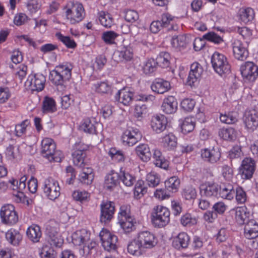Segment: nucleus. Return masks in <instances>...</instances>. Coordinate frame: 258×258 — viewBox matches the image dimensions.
Wrapping results in <instances>:
<instances>
[{
	"label": "nucleus",
	"mask_w": 258,
	"mask_h": 258,
	"mask_svg": "<svg viewBox=\"0 0 258 258\" xmlns=\"http://www.w3.org/2000/svg\"><path fill=\"white\" fill-rule=\"evenodd\" d=\"M143 247L139 240L134 239L131 241L127 245V251L132 255L139 256L142 254L141 248Z\"/></svg>",
	"instance_id": "a18cd8bd"
},
{
	"label": "nucleus",
	"mask_w": 258,
	"mask_h": 258,
	"mask_svg": "<svg viewBox=\"0 0 258 258\" xmlns=\"http://www.w3.org/2000/svg\"><path fill=\"white\" fill-rule=\"evenodd\" d=\"M178 103L173 96H168L164 99L161 105V109L166 114L175 113L177 109Z\"/></svg>",
	"instance_id": "5701e85b"
},
{
	"label": "nucleus",
	"mask_w": 258,
	"mask_h": 258,
	"mask_svg": "<svg viewBox=\"0 0 258 258\" xmlns=\"http://www.w3.org/2000/svg\"><path fill=\"white\" fill-rule=\"evenodd\" d=\"M254 12L250 8H241L238 12L237 17L241 23L246 24L254 18Z\"/></svg>",
	"instance_id": "c85d7f7f"
},
{
	"label": "nucleus",
	"mask_w": 258,
	"mask_h": 258,
	"mask_svg": "<svg viewBox=\"0 0 258 258\" xmlns=\"http://www.w3.org/2000/svg\"><path fill=\"white\" fill-rule=\"evenodd\" d=\"M240 72L245 82H254L258 76V67L251 61H247L240 67Z\"/></svg>",
	"instance_id": "9d476101"
},
{
	"label": "nucleus",
	"mask_w": 258,
	"mask_h": 258,
	"mask_svg": "<svg viewBox=\"0 0 258 258\" xmlns=\"http://www.w3.org/2000/svg\"><path fill=\"white\" fill-rule=\"evenodd\" d=\"M189 240V237L187 233L181 232L174 238L172 243L173 246L178 249L181 248H186L188 245Z\"/></svg>",
	"instance_id": "f704fd0d"
},
{
	"label": "nucleus",
	"mask_w": 258,
	"mask_h": 258,
	"mask_svg": "<svg viewBox=\"0 0 258 258\" xmlns=\"http://www.w3.org/2000/svg\"><path fill=\"white\" fill-rule=\"evenodd\" d=\"M42 189L45 196L51 200L57 199L60 194L58 181L50 177L44 180Z\"/></svg>",
	"instance_id": "0eeeda50"
},
{
	"label": "nucleus",
	"mask_w": 258,
	"mask_h": 258,
	"mask_svg": "<svg viewBox=\"0 0 258 258\" xmlns=\"http://www.w3.org/2000/svg\"><path fill=\"white\" fill-rule=\"evenodd\" d=\"M119 177L118 173L114 171H111L105 177L103 184L104 188L108 190L113 189L118 184Z\"/></svg>",
	"instance_id": "c756f323"
},
{
	"label": "nucleus",
	"mask_w": 258,
	"mask_h": 258,
	"mask_svg": "<svg viewBox=\"0 0 258 258\" xmlns=\"http://www.w3.org/2000/svg\"><path fill=\"white\" fill-rule=\"evenodd\" d=\"M100 222L105 224L109 222L113 218L114 214V203L111 201H103L100 205Z\"/></svg>",
	"instance_id": "ddd939ff"
},
{
	"label": "nucleus",
	"mask_w": 258,
	"mask_h": 258,
	"mask_svg": "<svg viewBox=\"0 0 258 258\" xmlns=\"http://www.w3.org/2000/svg\"><path fill=\"white\" fill-rule=\"evenodd\" d=\"M180 222L184 226H190L197 224V219L190 214L186 213L181 217Z\"/></svg>",
	"instance_id": "0e129e2a"
},
{
	"label": "nucleus",
	"mask_w": 258,
	"mask_h": 258,
	"mask_svg": "<svg viewBox=\"0 0 258 258\" xmlns=\"http://www.w3.org/2000/svg\"><path fill=\"white\" fill-rule=\"evenodd\" d=\"M57 110L55 100L52 97L45 96L42 102V111L44 113H51Z\"/></svg>",
	"instance_id": "58836bf2"
},
{
	"label": "nucleus",
	"mask_w": 258,
	"mask_h": 258,
	"mask_svg": "<svg viewBox=\"0 0 258 258\" xmlns=\"http://www.w3.org/2000/svg\"><path fill=\"white\" fill-rule=\"evenodd\" d=\"M27 71L28 68L24 64H20L15 70L16 78L22 82L27 75Z\"/></svg>",
	"instance_id": "338daca9"
},
{
	"label": "nucleus",
	"mask_w": 258,
	"mask_h": 258,
	"mask_svg": "<svg viewBox=\"0 0 258 258\" xmlns=\"http://www.w3.org/2000/svg\"><path fill=\"white\" fill-rule=\"evenodd\" d=\"M92 89L100 94H108L111 92V86L107 81H101L93 84Z\"/></svg>",
	"instance_id": "37998d69"
},
{
	"label": "nucleus",
	"mask_w": 258,
	"mask_h": 258,
	"mask_svg": "<svg viewBox=\"0 0 258 258\" xmlns=\"http://www.w3.org/2000/svg\"><path fill=\"white\" fill-rule=\"evenodd\" d=\"M175 17L171 16L168 13L163 14L161 16V22L163 28L167 27L169 25H172L170 28L168 29V30H176L177 29V26H173L172 22L174 21Z\"/></svg>",
	"instance_id": "3c124183"
},
{
	"label": "nucleus",
	"mask_w": 258,
	"mask_h": 258,
	"mask_svg": "<svg viewBox=\"0 0 258 258\" xmlns=\"http://www.w3.org/2000/svg\"><path fill=\"white\" fill-rule=\"evenodd\" d=\"M101 244L105 250L108 251L115 250L117 237L106 229H102L99 233Z\"/></svg>",
	"instance_id": "9b49d317"
},
{
	"label": "nucleus",
	"mask_w": 258,
	"mask_h": 258,
	"mask_svg": "<svg viewBox=\"0 0 258 258\" xmlns=\"http://www.w3.org/2000/svg\"><path fill=\"white\" fill-rule=\"evenodd\" d=\"M99 20L100 24L106 28H110L113 23V20L110 14L103 11L99 13Z\"/></svg>",
	"instance_id": "09e8293b"
},
{
	"label": "nucleus",
	"mask_w": 258,
	"mask_h": 258,
	"mask_svg": "<svg viewBox=\"0 0 258 258\" xmlns=\"http://www.w3.org/2000/svg\"><path fill=\"white\" fill-rule=\"evenodd\" d=\"M137 239L143 248H151L157 244V241L154 235L148 231L139 232Z\"/></svg>",
	"instance_id": "f3484780"
},
{
	"label": "nucleus",
	"mask_w": 258,
	"mask_h": 258,
	"mask_svg": "<svg viewBox=\"0 0 258 258\" xmlns=\"http://www.w3.org/2000/svg\"><path fill=\"white\" fill-rule=\"evenodd\" d=\"M146 180L150 186L155 187L159 184L160 180L159 175L156 173L151 172L147 174Z\"/></svg>",
	"instance_id": "774afa93"
},
{
	"label": "nucleus",
	"mask_w": 258,
	"mask_h": 258,
	"mask_svg": "<svg viewBox=\"0 0 258 258\" xmlns=\"http://www.w3.org/2000/svg\"><path fill=\"white\" fill-rule=\"evenodd\" d=\"M244 236L247 239L258 237V223L254 220L248 221L244 228Z\"/></svg>",
	"instance_id": "cd10ccee"
},
{
	"label": "nucleus",
	"mask_w": 258,
	"mask_h": 258,
	"mask_svg": "<svg viewBox=\"0 0 258 258\" xmlns=\"http://www.w3.org/2000/svg\"><path fill=\"white\" fill-rule=\"evenodd\" d=\"M195 127L194 119L190 117H187L184 119L181 125V128L182 132L186 134L192 132Z\"/></svg>",
	"instance_id": "de8ad7c7"
},
{
	"label": "nucleus",
	"mask_w": 258,
	"mask_h": 258,
	"mask_svg": "<svg viewBox=\"0 0 258 258\" xmlns=\"http://www.w3.org/2000/svg\"><path fill=\"white\" fill-rule=\"evenodd\" d=\"M170 55L167 52H161L156 58L158 65L162 68L168 67L170 65Z\"/></svg>",
	"instance_id": "864d4df0"
},
{
	"label": "nucleus",
	"mask_w": 258,
	"mask_h": 258,
	"mask_svg": "<svg viewBox=\"0 0 258 258\" xmlns=\"http://www.w3.org/2000/svg\"><path fill=\"white\" fill-rule=\"evenodd\" d=\"M0 216L3 223L12 225L18 221V215L15 207L11 204L5 205L2 207Z\"/></svg>",
	"instance_id": "6e6552de"
},
{
	"label": "nucleus",
	"mask_w": 258,
	"mask_h": 258,
	"mask_svg": "<svg viewBox=\"0 0 258 258\" xmlns=\"http://www.w3.org/2000/svg\"><path fill=\"white\" fill-rule=\"evenodd\" d=\"M118 50V55L122 60L130 61L134 57V52L132 47L130 45H122Z\"/></svg>",
	"instance_id": "79ce46f5"
},
{
	"label": "nucleus",
	"mask_w": 258,
	"mask_h": 258,
	"mask_svg": "<svg viewBox=\"0 0 258 258\" xmlns=\"http://www.w3.org/2000/svg\"><path fill=\"white\" fill-rule=\"evenodd\" d=\"M179 184L180 180L176 176L171 177L165 182V187L173 192L177 191Z\"/></svg>",
	"instance_id": "6e6d98bb"
},
{
	"label": "nucleus",
	"mask_w": 258,
	"mask_h": 258,
	"mask_svg": "<svg viewBox=\"0 0 258 258\" xmlns=\"http://www.w3.org/2000/svg\"><path fill=\"white\" fill-rule=\"evenodd\" d=\"M246 210L245 207H240L232 210L234 215L235 220L238 224L243 225L247 220L249 213Z\"/></svg>",
	"instance_id": "72a5a7b5"
},
{
	"label": "nucleus",
	"mask_w": 258,
	"mask_h": 258,
	"mask_svg": "<svg viewBox=\"0 0 258 258\" xmlns=\"http://www.w3.org/2000/svg\"><path fill=\"white\" fill-rule=\"evenodd\" d=\"M157 62L153 58L148 59L144 63L143 70L145 74L147 75L150 74L156 71L157 68Z\"/></svg>",
	"instance_id": "5fc2aeb1"
},
{
	"label": "nucleus",
	"mask_w": 258,
	"mask_h": 258,
	"mask_svg": "<svg viewBox=\"0 0 258 258\" xmlns=\"http://www.w3.org/2000/svg\"><path fill=\"white\" fill-rule=\"evenodd\" d=\"M41 154L50 161L60 162L61 160V153L56 152V144L51 138H46L42 140Z\"/></svg>",
	"instance_id": "39448f33"
},
{
	"label": "nucleus",
	"mask_w": 258,
	"mask_h": 258,
	"mask_svg": "<svg viewBox=\"0 0 258 258\" xmlns=\"http://www.w3.org/2000/svg\"><path fill=\"white\" fill-rule=\"evenodd\" d=\"M218 190V185L215 183L207 182L200 186L201 194L207 197L216 196Z\"/></svg>",
	"instance_id": "bb28decb"
},
{
	"label": "nucleus",
	"mask_w": 258,
	"mask_h": 258,
	"mask_svg": "<svg viewBox=\"0 0 258 258\" xmlns=\"http://www.w3.org/2000/svg\"><path fill=\"white\" fill-rule=\"evenodd\" d=\"M153 162L156 166L167 169L169 166L168 161L165 159L159 150H155L153 155Z\"/></svg>",
	"instance_id": "ea45409f"
},
{
	"label": "nucleus",
	"mask_w": 258,
	"mask_h": 258,
	"mask_svg": "<svg viewBox=\"0 0 258 258\" xmlns=\"http://www.w3.org/2000/svg\"><path fill=\"white\" fill-rule=\"evenodd\" d=\"M235 191L232 184H223L220 187L219 194L221 198L231 200L233 199Z\"/></svg>",
	"instance_id": "4c0bfd02"
},
{
	"label": "nucleus",
	"mask_w": 258,
	"mask_h": 258,
	"mask_svg": "<svg viewBox=\"0 0 258 258\" xmlns=\"http://www.w3.org/2000/svg\"><path fill=\"white\" fill-rule=\"evenodd\" d=\"M211 63L214 71L220 76L230 72V66L223 54L215 52L211 58Z\"/></svg>",
	"instance_id": "423d86ee"
},
{
	"label": "nucleus",
	"mask_w": 258,
	"mask_h": 258,
	"mask_svg": "<svg viewBox=\"0 0 258 258\" xmlns=\"http://www.w3.org/2000/svg\"><path fill=\"white\" fill-rule=\"evenodd\" d=\"M163 147L166 150H174L177 147V138L172 133H169L162 138Z\"/></svg>",
	"instance_id": "473e14b6"
},
{
	"label": "nucleus",
	"mask_w": 258,
	"mask_h": 258,
	"mask_svg": "<svg viewBox=\"0 0 258 258\" xmlns=\"http://www.w3.org/2000/svg\"><path fill=\"white\" fill-rule=\"evenodd\" d=\"M152 90L157 94H162L168 91L171 88L169 81L161 78H156L151 85Z\"/></svg>",
	"instance_id": "aec40b11"
},
{
	"label": "nucleus",
	"mask_w": 258,
	"mask_h": 258,
	"mask_svg": "<svg viewBox=\"0 0 258 258\" xmlns=\"http://www.w3.org/2000/svg\"><path fill=\"white\" fill-rule=\"evenodd\" d=\"M141 138V134L137 129L128 127L122 134L121 140L124 145L133 146Z\"/></svg>",
	"instance_id": "4468645a"
},
{
	"label": "nucleus",
	"mask_w": 258,
	"mask_h": 258,
	"mask_svg": "<svg viewBox=\"0 0 258 258\" xmlns=\"http://www.w3.org/2000/svg\"><path fill=\"white\" fill-rule=\"evenodd\" d=\"M55 36L67 48L74 49L77 47V43L73 39L71 38V37L64 36L60 32L56 33Z\"/></svg>",
	"instance_id": "49530a36"
},
{
	"label": "nucleus",
	"mask_w": 258,
	"mask_h": 258,
	"mask_svg": "<svg viewBox=\"0 0 258 258\" xmlns=\"http://www.w3.org/2000/svg\"><path fill=\"white\" fill-rule=\"evenodd\" d=\"M129 217H133L131 215L130 206L128 205L121 206L118 213V221L126 220V219H128Z\"/></svg>",
	"instance_id": "69168bd1"
},
{
	"label": "nucleus",
	"mask_w": 258,
	"mask_h": 258,
	"mask_svg": "<svg viewBox=\"0 0 258 258\" xmlns=\"http://www.w3.org/2000/svg\"><path fill=\"white\" fill-rule=\"evenodd\" d=\"M67 19L72 24H76L82 21L85 16L83 5L79 3L70 2L64 7Z\"/></svg>",
	"instance_id": "7ed1b4c3"
},
{
	"label": "nucleus",
	"mask_w": 258,
	"mask_h": 258,
	"mask_svg": "<svg viewBox=\"0 0 258 258\" xmlns=\"http://www.w3.org/2000/svg\"><path fill=\"white\" fill-rule=\"evenodd\" d=\"M46 235L48 241L51 245L59 247L63 243L61 238L56 227L48 226L46 228Z\"/></svg>",
	"instance_id": "a211bd4d"
},
{
	"label": "nucleus",
	"mask_w": 258,
	"mask_h": 258,
	"mask_svg": "<svg viewBox=\"0 0 258 258\" xmlns=\"http://www.w3.org/2000/svg\"><path fill=\"white\" fill-rule=\"evenodd\" d=\"M118 175L119 176V180H120L126 186H132L135 182V177L122 167L120 168Z\"/></svg>",
	"instance_id": "a19ab883"
},
{
	"label": "nucleus",
	"mask_w": 258,
	"mask_h": 258,
	"mask_svg": "<svg viewBox=\"0 0 258 258\" xmlns=\"http://www.w3.org/2000/svg\"><path fill=\"white\" fill-rule=\"evenodd\" d=\"M219 136L225 140H232L236 137V132L232 127L221 128L219 132Z\"/></svg>",
	"instance_id": "8fccbe9b"
},
{
	"label": "nucleus",
	"mask_w": 258,
	"mask_h": 258,
	"mask_svg": "<svg viewBox=\"0 0 258 258\" xmlns=\"http://www.w3.org/2000/svg\"><path fill=\"white\" fill-rule=\"evenodd\" d=\"M255 169V162L251 158H245L239 167V173L243 179L252 178Z\"/></svg>",
	"instance_id": "f8f14e48"
},
{
	"label": "nucleus",
	"mask_w": 258,
	"mask_h": 258,
	"mask_svg": "<svg viewBox=\"0 0 258 258\" xmlns=\"http://www.w3.org/2000/svg\"><path fill=\"white\" fill-rule=\"evenodd\" d=\"M167 124V118L163 115H156L152 116L151 120V126L157 133L164 131Z\"/></svg>",
	"instance_id": "4be33fe9"
},
{
	"label": "nucleus",
	"mask_w": 258,
	"mask_h": 258,
	"mask_svg": "<svg viewBox=\"0 0 258 258\" xmlns=\"http://www.w3.org/2000/svg\"><path fill=\"white\" fill-rule=\"evenodd\" d=\"M72 241L76 245L83 246L82 254L87 256L96 246V243L90 240V233L82 229L74 232L72 235Z\"/></svg>",
	"instance_id": "f03ea898"
},
{
	"label": "nucleus",
	"mask_w": 258,
	"mask_h": 258,
	"mask_svg": "<svg viewBox=\"0 0 258 258\" xmlns=\"http://www.w3.org/2000/svg\"><path fill=\"white\" fill-rule=\"evenodd\" d=\"M147 192V187L145 182L142 180H138L134 187V197L137 199H140Z\"/></svg>",
	"instance_id": "c03bdc74"
},
{
	"label": "nucleus",
	"mask_w": 258,
	"mask_h": 258,
	"mask_svg": "<svg viewBox=\"0 0 258 258\" xmlns=\"http://www.w3.org/2000/svg\"><path fill=\"white\" fill-rule=\"evenodd\" d=\"M233 52L235 58L244 60L248 56V52L244 44L239 40H235L232 43Z\"/></svg>",
	"instance_id": "6ab92c4d"
},
{
	"label": "nucleus",
	"mask_w": 258,
	"mask_h": 258,
	"mask_svg": "<svg viewBox=\"0 0 258 258\" xmlns=\"http://www.w3.org/2000/svg\"><path fill=\"white\" fill-rule=\"evenodd\" d=\"M72 68L71 66L59 64L55 69L50 72L49 80L53 84L57 86L58 89L63 90L65 88V83L69 81L71 77Z\"/></svg>",
	"instance_id": "f257e3e1"
},
{
	"label": "nucleus",
	"mask_w": 258,
	"mask_h": 258,
	"mask_svg": "<svg viewBox=\"0 0 258 258\" xmlns=\"http://www.w3.org/2000/svg\"><path fill=\"white\" fill-rule=\"evenodd\" d=\"M6 238L12 245H18L22 239V235L19 230L11 228L6 233Z\"/></svg>",
	"instance_id": "2f4dec72"
},
{
	"label": "nucleus",
	"mask_w": 258,
	"mask_h": 258,
	"mask_svg": "<svg viewBox=\"0 0 258 258\" xmlns=\"http://www.w3.org/2000/svg\"><path fill=\"white\" fill-rule=\"evenodd\" d=\"M6 155L7 158L10 160L17 159L20 157L19 147L10 145L6 149Z\"/></svg>",
	"instance_id": "4d7b16f0"
},
{
	"label": "nucleus",
	"mask_w": 258,
	"mask_h": 258,
	"mask_svg": "<svg viewBox=\"0 0 258 258\" xmlns=\"http://www.w3.org/2000/svg\"><path fill=\"white\" fill-rule=\"evenodd\" d=\"M136 152L140 159L144 161H149L152 156L150 149L148 145L142 144L136 148Z\"/></svg>",
	"instance_id": "e433bc0d"
},
{
	"label": "nucleus",
	"mask_w": 258,
	"mask_h": 258,
	"mask_svg": "<svg viewBox=\"0 0 258 258\" xmlns=\"http://www.w3.org/2000/svg\"><path fill=\"white\" fill-rule=\"evenodd\" d=\"M121 227L126 233H129L135 229V220L134 217H129L126 220L119 221Z\"/></svg>",
	"instance_id": "603ef678"
},
{
	"label": "nucleus",
	"mask_w": 258,
	"mask_h": 258,
	"mask_svg": "<svg viewBox=\"0 0 258 258\" xmlns=\"http://www.w3.org/2000/svg\"><path fill=\"white\" fill-rule=\"evenodd\" d=\"M203 72V68L198 62H195L191 64L187 79V84L190 86L194 85V84L201 77Z\"/></svg>",
	"instance_id": "412c9836"
},
{
	"label": "nucleus",
	"mask_w": 258,
	"mask_h": 258,
	"mask_svg": "<svg viewBox=\"0 0 258 258\" xmlns=\"http://www.w3.org/2000/svg\"><path fill=\"white\" fill-rule=\"evenodd\" d=\"M173 47L181 49L185 47L186 45V37L183 35H179L173 37L171 40Z\"/></svg>",
	"instance_id": "052dcab7"
},
{
	"label": "nucleus",
	"mask_w": 258,
	"mask_h": 258,
	"mask_svg": "<svg viewBox=\"0 0 258 258\" xmlns=\"http://www.w3.org/2000/svg\"><path fill=\"white\" fill-rule=\"evenodd\" d=\"M73 199L81 203L88 201L90 199V194L85 190H75L73 192Z\"/></svg>",
	"instance_id": "13d9d810"
},
{
	"label": "nucleus",
	"mask_w": 258,
	"mask_h": 258,
	"mask_svg": "<svg viewBox=\"0 0 258 258\" xmlns=\"http://www.w3.org/2000/svg\"><path fill=\"white\" fill-rule=\"evenodd\" d=\"M45 81V77L42 74H31L25 82V86L28 90L39 92L44 89Z\"/></svg>",
	"instance_id": "1a4fd4ad"
},
{
	"label": "nucleus",
	"mask_w": 258,
	"mask_h": 258,
	"mask_svg": "<svg viewBox=\"0 0 258 258\" xmlns=\"http://www.w3.org/2000/svg\"><path fill=\"white\" fill-rule=\"evenodd\" d=\"M170 215V211L167 208L157 206L154 208L151 213V222L155 227H164L169 223Z\"/></svg>",
	"instance_id": "20e7f679"
},
{
	"label": "nucleus",
	"mask_w": 258,
	"mask_h": 258,
	"mask_svg": "<svg viewBox=\"0 0 258 258\" xmlns=\"http://www.w3.org/2000/svg\"><path fill=\"white\" fill-rule=\"evenodd\" d=\"M200 153L203 160L211 164L217 163L221 158V153L219 150L214 148L201 149Z\"/></svg>",
	"instance_id": "dca6fc26"
},
{
	"label": "nucleus",
	"mask_w": 258,
	"mask_h": 258,
	"mask_svg": "<svg viewBox=\"0 0 258 258\" xmlns=\"http://www.w3.org/2000/svg\"><path fill=\"white\" fill-rule=\"evenodd\" d=\"M81 168L82 169V171L78 176L79 181L84 185H91L94 178L93 169L87 166Z\"/></svg>",
	"instance_id": "b1692460"
},
{
	"label": "nucleus",
	"mask_w": 258,
	"mask_h": 258,
	"mask_svg": "<svg viewBox=\"0 0 258 258\" xmlns=\"http://www.w3.org/2000/svg\"><path fill=\"white\" fill-rule=\"evenodd\" d=\"M197 195V191L192 186H186L182 192V196L186 200H194L196 198Z\"/></svg>",
	"instance_id": "680f3d73"
},
{
	"label": "nucleus",
	"mask_w": 258,
	"mask_h": 258,
	"mask_svg": "<svg viewBox=\"0 0 258 258\" xmlns=\"http://www.w3.org/2000/svg\"><path fill=\"white\" fill-rule=\"evenodd\" d=\"M243 122L245 127L250 132H253L258 127V111L251 109L245 113Z\"/></svg>",
	"instance_id": "2eb2a0df"
},
{
	"label": "nucleus",
	"mask_w": 258,
	"mask_h": 258,
	"mask_svg": "<svg viewBox=\"0 0 258 258\" xmlns=\"http://www.w3.org/2000/svg\"><path fill=\"white\" fill-rule=\"evenodd\" d=\"M115 99L124 105H129L133 100V92L128 89L123 88L117 92Z\"/></svg>",
	"instance_id": "a878e982"
},
{
	"label": "nucleus",
	"mask_w": 258,
	"mask_h": 258,
	"mask_svg": "<svg viewBox=\"0 0 258 258\" xmlns=\"http://www.w3.org/2000/svg\"><path fill=\"white\" fill-rule=\"evenodd\" d=\"M124 18L126 22L133 23L139 20V16L135 10H126L124 11Z\"/></svg>",
	"instance_id": "e2e57ef3"
},
{
	"label": "nucleus",
	"mask_w": 258,
	"mask_h": 258,
	"mask_svg": "<svg viewBox=\"0 0 258 258\" xmlns=\"http://www.w3.org/2000/svg\"><path fill=\"white\" fill-rule=\"evenodd\" d=\"M73 161L75 165L79 168L87 166L86 154L84 149H76L73 153Z\"/></svg>",
	"instance_id": "7c9ffc66"
},
{
	"label": "nucleus",
	"mask_w": 258,
	"mask_h": 258,
	"mask_svg": "<svg viewBox=\"0 0 258 258\" xmlns=\"http://www.w3.org/2000/svg\"><path fill=\"white\" fill-rule=\"evenodd\" d=\"M108 155L112 160L116 162H122L124 160V155L123 152L117 150L115 148H111L108 151Z\"/></svg>",
	"instance_id": "bf43d9fd"
},
{
	"label": "nucleus",
	"mask_w": 258,
	"mask_h": 258,
	"mask_svg": "<svg viewBox=\"0 0 258 258\" xmlns=\"http://www.w3.org/2000/svg\"><path fill=\"white\" fill-rule=\"evenodd\" d=\"M26 234L31 241L34 243L37 242L42 236L40 227L37 225H32L27 229Z\"/></svg>",
	"instance_id": "c9c22d12"
},
{
	"label": "nucleus",
	"mask_w": 258,
	"mask_h": 258,
	"mask_svg": "<svg viewBox=\"0 0 258 258\" xmlns=\"http://www.w3.org/2000/svg\"><path fill=\"white\" fill-rule=\"evenodd\" d=\"M99 125V123L96 121L94 118L88 117L82 121L79 129L88 134H96V128Z\"/></svg>",
	"instance_id": "393cba45"
}]
</instances>
